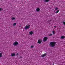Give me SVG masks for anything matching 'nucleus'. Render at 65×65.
<instances>
[{"instance_id": "nucleus-1", "label": "nucleus", "mask_w": 65, "mask_h": 65, "mask_svg": "<svg viewBox=\"0 0 65 65\" xmlns=\"http://www.w3.org/2000/svg\"><path fill=\"white\" fill-rule=\"evenodd\" d=\"M56 43V42H51L49 44L50 46L52 47H54L55 46Z\"/></svg>"}, {"instance_id": "nucleus-2", "label": "nucleus", "mask_w": 65, "mask_h": 65, "mask_svg": "<svg viewBox=\"0 0 65 65\" xmlns=\"http://www.w3.org/2000/svg\"><path fill=\"white\" fill-rule=\"evenodd\" d=\"M30 28V25H26L25 26V28L24 29L25 30H27V29H29Z\"/></svg>"}, {"instance_id": "nucleus-3", "label": "nucleus", "mask_w": 65, "mask_h": 65, "mask_svg": "<svg viewBox=\"0 0 65 65\" xmlns=\"http://www.w3.org/2000/svg\"><path fill=\"white\" fill-rule=\"evenodd\" d=\"M48 39V38L47 37H45L43 40V41L44 42V41H46L47 40V39Z\"/></svg>"}, {"instance_id": "nucleus-4", "label": "nucleus", "mask_w": 65, "mask_h": 65, "mask_svg": "<svg viewBox=\"0 0 65 65\" xmlns=\"http://www.w3.org/2000/svg\"><path fill=\"white\" fill-rule=\"evenodd\" d=\"M42 40L41 39H39L37 43L39 44H40L42 42Z\"/></svg>"}, {"instance_id": "nucleus-5", "label": "nucleus", "mask_w": 65, "mask_h": 65, "mask_svg": "<svg viewBox=\"0 0 65 65\" xmlns=\"http://www.w3.org/2000/svg\"><path fill=\"white\" fill-rule=\"evenodd\" d=\"M18 44H19V43L17 42H15L13 44V45L14 46H17V45H18Z\"/></svg>"}, {"instance_id": "nucleus-6", "label": "nucleus", "mask_w": 65, "mask_h": 65, "mask_svg": "<svg viewBox=\"0 0 65 65\" xmlns=\"http://www.w3.org/2000/svg\"><path fill=\"white\" fill-rule=\"evenodd\" d=\"M15 53H13L11 54V57H14L15 56Z\"/></svg>"}, {"instance_id": "nucleus-7", "label": "nucleus", "mask_w": 65, "mask_h": 65, "mask_svg": "<svg viewBox=\"0 0 65 65\" xmlns=\"http://www.w3.org/2000/svg\"><path fill=\"white\" fill-rule=\"evenodd\" d=\"M29 35H32V34H33V31H31L29 32Z\"/></svg>"}, {"instance_id": "nucleus-8", "label": "nucleus", "mask_w": 65, "mask_h": 65, "mask_svg": "<svg viewBox=\"0 0 65 65\" xmlns=\"http://www.w3.org/2000/svg\"><path fill=\"white\" fill-rule=\"evenodd\" d=\"M36 10L37 12H39V10H40V9H39V8H37L36 9Z\"/></svg>"}, {"instance_id": "nucleus-9", "label": "nucleus", "mask_w": 65, "mask_h": 65, "mask_svg": "<svg viewBox=\"0 0 65 65\" xmlns=\"http://www.w3.org/2000/svg\"><path fill=\"white\" fill-rule=\"evenodd\" d=\"M46 53L45 54H43V55H42V58H43V57H45V56H46Z\"/></svg>"}, {"instance_id": "nucleus-10", "label": "nucleus", "mask_w": 65, "mask_h": 65, "mask_svg": "<svg viewBox=\"0 0 65 65\" xmlns=\"http://www.w3.org/2000/svg\"><path fill=\"white\" fill-rule=\"evenodd\" d=\"M61 39H64L65 38V37L64 36H62L61 37Z\"/></svg>"}, {"instance_id": "nucleus-11", "label": "nucleus", "mask_w": 65, "mask_h": 65, "mask_svg": "<svg viewBox=\"0 0 65 65\" xmlns=\"http://www.w3.org/2000/svg\"><path fill=\"white\" fill-rule=\"evenodd\" d=\"M2 57V53H0V58Z\"/></svg>"}, {"instance_id": "nucleus-12", "label": "nucleus", "mask_w": 65, "mask_h": 65, "mask_svg": "<svg viewBox=\"0 0 65 65\" xmlns=\"http://www.w3.org/2000/svg\"><path fill=\"white\" fill-rule=\"evenodd\" d=\"M44 1L46 2H47L50 1V0H44Z\"/></svg>"}, {"instance_id": "nucleus-13", "label": "nucleus", "mask_w": 65, "mask_h": 65, "mask_svg": "<svg viewBox=\"0 0 65 65\" xmlns=\"http://www.w3.org/2000/svg\"><path fill=\"white\" fill-rule=\"evenodd\" d=\"M11 19H12V20H15V18L14 17H13L11 18Z\"/></svg>"}, {"instance_id": "nucleus-14", "label": "nucleus", "mask_w": 65, "mask_h": 65, "mask_svg": "<svg viewBox=\"0 0 65 65\" xmlns=\"http://www.w3.org/2000/svg\"><path fill=\"white\" fill-rule=\"evenodd\" d=\"M59 12V10H58L57 11H56V13H58Z\"/></svg>"}, {"instance_id": "nucleus-15", "label": "nucleus", "mask_w": 65, "mask_h": 65, "mask_svg": "<svg viewBox=\"0 0 65 65\" xmlns=\"http://www.w3.org/2000/svg\"><path fill=\"white\" fill-rule=\"evenodd\" d=\"M53 34H55V31H53Z\"/></svg>"}, {"instance_id": "nucleus-16", "label": "nucleus", "mask_w": 65, "mask_h": 65, "mask_svg": "<svg viewBox=\"0 0 65 65\" xmlns=\"http://www.w3.org/2000/svg\"><path fill=\"white\" fill-rule=\"evenodd\" d=\"M16 23H14L13 24V26H15L16 25Z\"/></svg>"}, {"instance_id": "nucleus-17", "label": "nucleus", "mask_w": 65, "mask_h": 65, "mask_svg": "<svg viewBox=\"0 0 65 65\" xmlns=\"http://www.w3.org/2000/svg\"><path fill=\"white\" fill-rule=\"evenodd\" d=\"M3 10V9L1 8H0V11H1V10Z\"/></svg>"}, {"instance_id": "nucleus-18", "label": "nucleus", "mask_w": 65, "mask_h": 65, "mask_svg": "<svg viewBox=\"0 0 65 65\" xmlns=\"http://www.w3.org/2000/svg\"><path fill=\"white\" fill-rule=\"evenodd\" d=\"M49 36H52V34H49Z\"/></svg>"}, {"instance_id": "nucleus-19", "label": "nucleus", "mask_w": 65, "mask_h": 65, "mask_svg": "<svg viewBox=\"0 0 65 65\" xmlns=\"http://www.w3.org/2000/svg\"><path fill=\"white\" fill-rule=\"evenodd\" d=\"M58 9V8H55V10H57V9Z\"/></svg>"}, {"instance_id": "nucleus-20", "label": "nucleus", "mask_w": 65, "mask_h": 65, "mask_svg": "<svg viewBox=\"0 0 65 65\" xmlns=\"http://www.w3.org/2000/svg\"><path fill=\"white\" fill-rule=\"evenodd\" d=\"M63 24L64 25H65V21H64L63 22Z\"/></svg>"}, {"instance_id": "nucleus-21", "label": "nucleus", "mask_w": 65, "mask_h": 65, "mask_svg": "<svg viewBox=\"0 0 65 65\" xmlns=\"http://www.w3.org/2000/svg\"><path fill=\"white\" fill-rule=\"evenodd\" d=\"M31 48H33V46H31Z\"/></svg>"}, {"instance_id": "nucleus-22", "label": "nucleus", "mask_w": 65, "mask_h": 65, "mask_svg": "<svg viewBox=\"0 0 65 65\" xmlns=\"http://www.w3.org/2000/svg\"><path fill=\"white\" fill-rule=\"evenodd\" d=\"M18 53H17V55H18Z\"/></svg>"}, {"instance_id": "nucleus-23", "label": "nucleus", "mask_w": 65, "mask_h": 65, "mask_svg": "<svg viewBox=\"0 0 65 65\" xmlns=\"http://www.w3.org/2000/svg\"><path fill=\"white\" fill-rule=\"evenodd\" d=\"M20 58H22V57H21V56L20 57Z\"/></svg>"}, {"instance_id": "nucleus-24", "label": "nucleus", "mask_w": 65, "mask_h": 65, "mask_svg": "<svg viewBox=\"0 0 65 65\" xmlns=\"http://www.w3.org/2000/svg\"><path fill=\"white\" fill-rule=\"evenodd\" d=\"M54 27H56V26H54Z\"/></svg>"}, {"instance_id": "nucleus-25", "label": "nucleus", "mask_w": 65, "mask_h": 65, "mask_svg": "<svg viewBox=\"0 0 65 65\" xmlns=\"http://www.w3.org/2000/svg\"><path fill=\"white\" fill-rule=\"evenodd\" d=\"M53 65H54V64H53Z\"/></svg>"}]
</instances>
